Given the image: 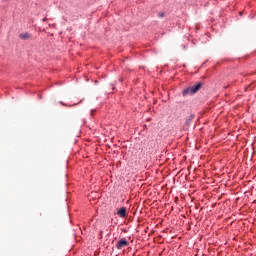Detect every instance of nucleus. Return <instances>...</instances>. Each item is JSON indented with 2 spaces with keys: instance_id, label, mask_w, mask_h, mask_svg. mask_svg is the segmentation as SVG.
Wrapping results in <instances>:
<instances>
[{
  "instance_id": "1",
  "label": "nucleus",
  "mask_w": 256,
  "mask_h": 256,
  "mask_svg": "<svg viewBox=\"0 0 256 256\" xmlns=\"http://www.w3.org/2000/svg\"><path fill=\"white\" fill-rule=\"evenodd\" d=\"M203 87V83L198 82L197 84H194L191 87H188L182 91V95L185 97V95H195L199 89Z\"/></svg>"
},
{
  "instance_id": "2",
  "label": "nucleus",
  "mask_w": 256,
  "mask_h": 256,
  "mask_svg": "<svg viewBox=\"0 0 256 256\" xmlns=\"http://www.w3.org/2000/svg\"><path fill=\"white\" fill-rule=\"evenodd\" d=\"M18 37L22 41H29V39H33V34L29 32H22L18 35Z\"/></svg>"
},
{
  "instance_id": "3",
  "label": "nucleus",
  "mask_w": 256,
  "mask_h": 256,
  "mask_svg": "<svg viewBox=\"0 0 256 256\" xmlns=\"http://www.w3.org/2000/svg\"><path fill=\"white\" fill-rule=\"evenodd\" d=\"M128 245H129V242L127 241V239L122 238L116 244V249H123V247H127Z\"/></svg>"
},
{
  "instance_id": "4",
  "label": "nucleus",
  "mask_w": 256,
  "mask_h": 256,
  "mask_svg": "<svg viewBox=\"0 0 256 256\" xmlns=\"http://www.w3.org/2000/svg\"><path fill=\"white\" fill-rule=\"evenodd\" d=\"M117 215H119V217H127V208H120L117 212Z\"/></svg>"
},
{
  "instance_id": "5",
  "label": "nucleus",
  "mask_w": 256,
  "mask_h": 256,
  "mask_svg": "<svg viewBox=\"0 0 256 256\" xmlns=\"http://www.w3.org/2000/svg\"><path fill=\"white\" fill-rule=\"evenodd\" d=\"M193 119H195V115H190L189 119L187 120V123H191V121H193Z\"/></svg>"
},
{
  "instance_id": "6",
  "label": "nucleus",
  "mask_w": 256,
  "mask_h": 256,
  "mask_svg": "<svg viewBox=\"0 0 256 256\" xmlns=\"http://www.w3.org/2000/svg\"><path fill=\"white\" fill-rule=\"evenodd\" d=\"M158 17H160V19H162V17H165V13L164 12L158 13Z\"/></svg>"
},
{
  "instance_id": "7",
  "label": "nucleus",
  "mask_w": 256,
  "mask_h": 256,
  "mask_svg": "<svg viewBox=\"0 0 256 256\" xmlns=\"http://www.w3.org/2000/svg\"><path fill=\"white\" fill-rule=\"evenodd\" d=\"M42 21H43V22L47 21V18H43Z\"/></svg>"
}]
</instances>
